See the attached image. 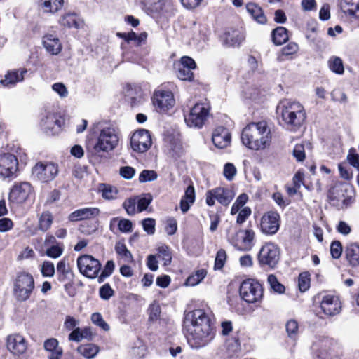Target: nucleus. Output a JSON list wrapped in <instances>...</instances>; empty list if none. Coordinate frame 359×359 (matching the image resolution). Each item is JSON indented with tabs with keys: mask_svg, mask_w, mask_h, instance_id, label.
Wrapping results in <instances>:
<instances>
[{
	"mask_svg": "<svg viewBox=\"0 0 359 359\" xmlns=\"http://www.w3.org/2000/svg\"><path fill=\"white\" fill-rule=\"evenodd\" d=\"M184 330L188 343L195 348L205 346L215 336L211 320L202 309H195L185 313Z\"/></svg>",
	"mask_w": 359,
	"mask_h": 359,
	"instance_id": "nucleus-1",
	"label": "nucleus"
},
{
	"mask_svg": "<svg viewBox=\"0 0 359 359\" xmlns=\"http://www.w3.org/2000/svg\"><path fill=\"white\" fill-rule=\"evenodd\" d=\"M271 133L266 121L252 122L242 130V143L252 150H261L269 147Z\"/></svg>",
	"mask_w": 359,
	"mask_h": 359,
	"instance_id": "nucleus-2",
	"label": "nucleus"
},
{
	"mask_svg": "<svg viewBox=\"0 0 359 359\" xmlns=\"http://www.w3.org/2000/svg\"><path fill=\"white\" fill-rule=\"evenodd\" d=\"M280 110L282 120L289 130L296 132L304 124L306 114L303 105L299 102L285 101L278 107Z\"/></svg>",
	"mask_w": 359,
	"mask_h": 359,
	"instance_id": "nucleus-3",
	"label": "nucleus"
},
{
	"mask_svg": "<svg viewBox=\"0 0 359 359\" xmlns=\"http://www.w3.org/2000/svg\"><path fill=\"white\" fill-rule=\"evenodd\" d=\"M119 132L114 127L108 126L100 130L96 143L92 149V154L102 156V153L113 151L118 144Z\"/></svg>",
	"mask_w": 359,
	"mask_h": 359,
	"instance_id": "nucleus-4",
	"label": "nucleus"
},
{
	"mask_svg": "<svg viewBox=\"0 0 359 359\" xmlns=\"http://www.w3.org/2000/svg\"><path fill=\"white\" fill-rule=\"evenodd\" d=\"M352 190L344 184H336L331 187L327 193V198L330 204L337 208L347 207L353 202Z\"/></svg>",
	"mask_w": 359,
	"mask_h": 359,
	"instance_id": "nucleus-5",
	"label": "nucleus"
},
{
	"mask_svg": "<svg viewBox=\"0 0 359 359\" xmlns=\"http://www.w3.org/2000/svg\"><path fill=\"white\" fill-rule=\"evenodd\" d=\"M280 248L273 243L263 245L258 253L257 259L262 267L274 269L280 260Z\"/></svg>",
	"mask_w": 359,
	"mask_h": 359,
	"instance_id": "nucleus-6",
	"label": "nucleus"
},
{
	"mask_svg": "<svg viewBox=\"0 0 359 359\" xmlns=\"http://www.w3.org/2000/svg\"><path fill=\"white\" fill-rule=\"evenodd\" d=\"M18 160L9 152L0 151V179L11 180L17 177Z\"/></svg>",
	"mask_w": 359,
	"mask_h": 359,
	"instance_id": "nucleus-7",
	"label": "nucleus"
},
{
	"mask_svg": "<svg viewBox=\"0 0 359 359\" xmlns=\"http://www.w3.org/2000/svg\"><path fill=\"white\" fill-rule=\"evenodd\" d=\"M34 287L33 277L27 273H20L14 283L13 292L19 301L27 300Z\"/></svg>",
	"mask_w": 359,
	"mask_h": 359,
	"instance_id": "nucleus-8",
	"label": "nucleus"
},
{
	"mask_svg": "<svg viewBox=\"0 0 359 359\" xmlns=\"http://www.w3.org/2000/svg\"><path fill=\"white\" fill-rule=\"evenodd\" d=\"M239 292L242 299L248 303H255L261 299L263 295L262 285L253 279L243 281Z\"/></svg>",
	"mask_w": 359,
	"mask_h": 359,
	"instance_id": "nucleus-9",
	"label": "nucleus"
},
{
	"mask_svg": "<svg viewBox=\"0 0 359 359\" xmlns=\"http://www.w3.org/2000/svg\"><path fill=\"white\" fill-rule=\"evenodd\" d=\"M209 114L208 107L203 103H196L189 111L187 115H184V121L190 128H201L205 123Z\"/></svg>",
	"mask_w": 359,
	"mask_h": 359,
	"instance_id": "nucleus-10",
	"label": "nucleus"
},
{
	"mask_svg": "<svg viewBox=\"0 0 359 359\" xmlns=\"http://www.w3.org/2000/svg\"><path fill=\"white\" fill-rule=\"evenodd\" d=\"M77 266L79 271L89 278L97 277L101 269L100 261L88 255L80 256L77 259Z\"/></svg>",
	"mask_w": 359,
	"mask_h": 359,
	"instance_id": "nucleus-11",
	"label": "nucleus"
},
{
	"mask_svg": "<svg viewBox=\"0 0 359 359\" xmlns=\"http://www.w3.org/2000/svg\"><path fill=\"white\" fill-rule=\"evenodd\" d=\"M234 197L233 191L228 188L217 187L206 193V203L209 206L215 204V199L223 205H228Z\"/></svg>",
	"mask_w": 359,
	"mask_h": 359,
	"instance_id": "nucleus-12",
	"label": "nucleus"
},
{
	"mask_svg": "<svg viewBox=\"0 0 359 359\" xmlns=\"http://www.w3.org/2000/svg\"><path fill=\"white\" fill-rule=\"evenodd\" d=\"M173 94L170 90L158 89L155 91L153 97V104L160 113H165L175 104Z\"/></svg>",
	"mask_w": 359,
	"mask_h": 359,
	"instance_id": "nucleus-13",
	"label": "nucleus"
},
{
	"mask_svg": "<svg viewBox=\"0 0 359 359\" xmlns=\"http://www.w3.org/2000/svg\"><path fill=\"white\" fill-rule=\"evenodd\" d=\"M32 194V186L28 182L15 183L11 188L8 200L10 203L22 204Z\"/></svg>",
	"mask_w": 359,
	"mask_h": 359,
	"instance_id": "nucleus-14",
	"label": "nucleus"
},
{
	"mask_svg": "<svg viewBox=\"0 0 359 359\" xmlns=\"http://www.w3.org/2000/svg\"><path fill=\"white\" fill-rule=\"evenodd\" d=\"M130 145L135 151L140 153L147 151L151 145L149 132L145 129L135 132L130 138Z\"/></svg>",
	"mask_w": 359,
	"mask_h": 359,
	"instance_id": "nucleus-15",
	"label": "nucleus"
},
{
	"mask_svg": "<svg viewBox=\"0 0 359 359\" xmlns=\"http://www.w3.org/2000/svg\"><path fill=\"white\" fill-rule=\"evenodd\" d=\"M280 215L275 211L265 213L260 222V229L263 233L266 235L275 234L280 228Z\"/></svg>",
	"mask_w": 359,
	"mask_h": 359,
	"instance_id": "nucleus-16",
	"label": "nucleus"
},
{
	"mask_svg": "<svg viewBox=\"0 0 359 359\" xmlns=\"http://www.w3.org/2000/svg\"><path fill=\"white\" fill-rule=\"evenodd\" d=\"M320 309L325 316L331 317L337 315L341 309L340 300L337 296L323 295L320 300Z\"/></svg>",
	"mask_w": 359,
	"mask_h": 359,
	"instance_id": "nucleus-17",
	"label": "nucleus"
},
{
	"mask_svg": "<svg viewBox=\"0 0 359 359\" xmlns=\"http://www.w3.org/2000/svg\"><path fill=\"white\" fill-rule=\"evenodd\" d=\"M8 350L15 355H23L27 349V342L23 336L19 334H12L6 338Z\"/></svg>",
	"mask_w": 359,
	"mask_h": 359,
	"instance_id": "nucleus-18",
	"label": "nucleus"
},
{
	"mask_svg": "<svg viewBox=\"0 0 359 359\" xmlns=\"http://www.w3.org/2000/svg\"><path fill=\"white\" fill-rule=\"evenodd\" d=\"M168 154L174 159L180 158L183 154V147L179 135H169L165 138Z\"/></svg>",
	"mask_w": 359,
	"mask_h": 359,
	"instance_id": "nucleus-19",
	"label": "nucleus"
},
{
	"mask_svg": "<svg viewBox=\"0 0 359 359\" xmlns=\"http://www.w3.org/2000/svg\"><path fill=\"white\" fill-rule=\"evenodd\" d=\"M212 141L216 147L223 149L230 144L231 135L226 128L218 127L213 132Z\"/></svg>",
	"mask_w": 359,
	"mask_h": 359,
	"instance_id": "nucleus-20",
	"label": "nucleus"
},
{
	"mask_svg": "<svg viewBox=\"0 0 359 359\" xmlns=\"http://www.w3.org/2000/svg\"><path fill=\"white\" fill-rule=\"evenodd\" d=\"M99 214L100 210L97 208H83L72 212L69 215L68 219L71 222H77L94 218Z\"/></svg>",
	"mask_w": 359,
	"mask_h": 359,
	"instance_id": "nucleus-21",
	"label": "nucleus"
},
{
	"mask_svg": "<svg viewBox=\"0 0 359 359\" xmlns=\"http://www.w3.org/2000/svg\"><path fill=\"white\" fill-rule=\"evenodd\" d=\"M126 99L133 108L140 106L144 101L141 88L131 86H128L126 90Z\"/></svg>",
	"mask_w": 359,
	"mask_h": 359,
	"instance_id": "nucleus-22",
	"label": "nucleus"
},
{
	"mask_svg": "<svg viewBox=\"0 0 359 359\" xmlns=\"http://www.w3.org/2000/svg\"><path fill=\"white\" fill-rule=\"evenodd\" d=\"M27 73L26 69H17L8 72L5 75L4 79L1 80L3 86L6 87H12L16 83L22 81L24 79V74Z\"/></svg>",
	"mask_w": 359,
	"mask_h": 359,
	"instance_id": "nucleus-23",
	"label": "nucleus"
},
{
	"mask_svg": "<svg viewBox=\"0 0 359 359\" xmlns=\"http://www.w3.org/2000/svg\"><path fill=\"white\" fill-rule=\"evenodd\" d=\"M58 344V341L56 339L51 338L46 340V352L48 353L46 357L48 359L61 358L63 351Z\"/></svg>",
	"mask_w": 359,
	"mask_h": 359,
	"instance_id": "nucleus-24",
	"label": "nucleus"
},
{
	"mask_svg": "<svg viewBox=\"0 0 359 359\" xmlns=\"http://www.w3.org/2000/svg\"><path fill=\"white\" fill-rule=\"evenodd\" d=\"M248 13L258 23L264 25L267 22V18L262 8L255 3H248L246 5Z\"/></svg>",
	"mask_w": 359,
	"mask_h": 359,
	"instance_id": "nucleus-25",
	"label": "nucleus"
},
{
	"mask_svg": "<svg viewBox=\"0 0 359 359\" xmlns=\"http://www.w3.org/2000/svg\"><path fill=\"white\" fill-rule=\"evenodd\" d=\"M339 4L344 13L359 18V0H341Z\"/></svg>",
	"mask_w": 359,
	"mask_h": 359,
	"instance_id": "nucleus-26",
	"label": "nucleus"
},
{
	"mask_svg": "<svg viewBox=\"0 0 359 359\" xmlns=\"http://www.w3.org/2000/svg\"><path fill=\"white\" fill-rule=\"evenodd\" d=\"M345 255L352 266L359 264V244L353 243L348 244L345 249Z\"/></svg>",
	"mask_w": 359,
	"mask_h": 359,
	"instance_id": "nucleus-27",
	"label": "nucleus"
},
{
	"mask_svg": "<svg viewBox=\"0 0 359 359\" xmlns=\"http://www.w3.org/2000/svg\"><path fill=\"white\" fill-rule=\"evenodd\" d=\"M59 22L61 25L68 28L79 29L83 24V21L77 16L75 13H67L62 15Z\"/></svg>",
	"mask_w": 359,
	"mask_h": 359,
	"instance_id": "nucleus-28",
	"label": "nucleus"
},
{
	"mask_svg": "<svg viewBox=\"0 0 359 359\" xmlns=\"http://www.w3.org/2000/svg\"><path fill=\"white\" fill-rule=\"evenodd\" d=\"M288 30L284 27H277L271 32V39L276 46H280L288 41Z\"/></svg>",
	"mask_w": 359,
	"mask_h": 359,
	"instance_id": "nucleus-29",
	"label": "nucleus"
},
{
	"mask_svg": "<svg viewBox=\"0 0 359 359\" xmlns=\"http://www.w3.org/2000/svg\"><path fill=\"white\" fill-rule=\"evenodd\" d=\"M195 201V190L192 185H189L185 190L184 196L180 201V208L182 212H187L189 208L190 204H192Z\"/></svg>",
	"mask_w": 359,
	"mask_h": 359,
	"instance_id": "nucleus-30",
	"label": "nucleus"
},
{
	"mask_svg": "<svg viewBox=\"0 0 359 359\" xmlns=\"http://www.w3.org/2000/svg\"><path fill=\"white\" fill-rule=\"evenodd\" d=\"M62 48L60 39L52 34H46V51L52 55H58Z\"/></svg>",
	"mask_w": 359,
	"mask_h": 359,
	"instance_id": "nucleus-31",
	"label": "nucleus"
},
{
	"mask_svg": "<svg viewBox=\"0 0 359 359\" xmlns=\"http://www.w3.org/2000/svg\"><path fill=\"white\" fill-rule=\"evenodd\" d=\"M77 351L87 359L93 358L99 352V347L93 344L81 345L77 348Z\"/></svg>",
	"mask_w": 359,
	"mask_h": 359,
	"instance_id": "nucleus-32",
	"label": "nucleus"
},
{
	"mask_svg": "<svg viewBox=\"0 0 359 359\" xmlns=\"http://www.w3.org/2000/svg\"><path fill=\"white\" fill-rule=\"evenodd\" d=\"M62 121L46 116V135H55L61 131Z\"/></svg>",
	"mask_w": 359,
	"mask_h": 359,
	"instance_id": "nucleus-33",
	"label": "nucleus"
},
{
	"mask_svg": "<svg viewBox=\"0 0 359 359\" xmlns=\"http://www.w3.org/2000/svg\"><path fill=\"white\" fill-rule=\"evenodd\" d=\"M243 40L244 36L237 30L225 34V43L229 46H238Z\"/></svg>",
	"mask_w": 359,
	"mask_h": 359,
	"instance_id": "nucleus-34",
	"label": "nucleus"
},
{
	"mask_svg": "<svg viewBox=\"0 0 359 359\" xmlns=\"http://www.w3.org/2000/svg\"><path fill=\"white\" fill-rule=\"evenodd\" d=\"M115 251L126 262L131 263L133 262L132 253L128 250L126 245L121 242L116 243Z\"/></svg>",
	"mask_w": 359,
	"mask_h": 359,
	"instance_id": "nucleus-35",
	"label": "nucleus"
},
{
	"mask_svg": "<svg viewBox=\"0 0 359 359\" xmlns=\"http://www.w3.org/2000/svg\"><path fill=\"white\" fill-rule=\"evenodd\" d=\"M31 177L33 180L40 182H45V164L38 162L32 168Z\"/></svg>",
	"mask_w": 359,
	"mask_h": 359,
	"instance_id": "nucleus-36",
	"label": "nucleus"
},
{
	"mask_svg": "<svg viewBox=\"0 0 359 359\" xmlns=\"http://www.w3.org/2000/svg\"><path fill=\"white\" fill-rule=\"evenodd\" d=\"M255 233L252 229L244 231V236L242 238V246L240 248L242 250H250L254 245V239Z\"/></svg>",
	"mask_w": 359,
	"mask_h": 359,
	"instance_id": "nucleus-37",
	"label": "nucleus"
},
{
	"mask_svg": "<svg viewBox=\"0 0 359 359\" xmlns=\"http://www.w3.org/2000/svg\"><path fill=\"white\" fill-rule=\"evenodd\" d=\"M207 272L204 269L198 270L194 274L189 276L185 282L186 285L195 286L198 284L205 276Z\"/></svg>",
	"mask_w": 359,
	"mask_h": 359,
	"instance_id": "nucleus-38",
	"label": "nucleus"
},
{
	"mask_svg": "<svg viewBox=\"0 0 359 359\" xmlns=\"http://www.w3.org/2000/svg\"><path fill=\"white\" fill-rule=\"evenodd\" d=\"M158 257L164 262V265L168 266L172 262V255L169 247L166 245H162L157 248Z\"/></svg>",
	"mask_w": 359,
	"mask_h": 359,
	"instance_id": "nucleus-39",
	"label": "nucleus"
},
{
	"mask_svg": "<svg viewBox=\"0 0 359 359\" xmlns=\"http://www.w3.org/2000/svg\"><path fill=\"white\" fill-rule=\"evenodd\" d=\"M57 271L58 273V280L61 282L69 278V275L72 273V271L69 266H67L64 259L60 261L57 265Z\"/></svg>",
	"mask_w": 359,
	"mask_h": 359,
	"instance_id": "nucleus-40",
	"label": "nucleus"
},
{
	"mask_svg": "<svg viewBox=\"0 0 359 359\" xmlns=\"http://www.w3.org/2000/svg\"><path fill=\"white\" fill-rule=\"evenodd\" d=\"M177 76L183 81H191L194 79V74L192 71L188 68H185L184 66L177 65Z\"/></svg>",
	"mask_w": 359,
	"mask_h": 359,
	"instance_id": "nucleus-41",
	"label": "nucleus"
},
{
	"mask_svg": "<svg viewBox=\"0 0 359 359\" xmlns=\"http://www.w3.org/2000/svg\"><path fill=\"white\" fill-rule=\"evenodd\" d=\"M114 268H115V264H114V261H112V260L107 261L104 266V268L102 270V271L101 272L100 275L97 276L98 282L100 283L104 282V280L107 277L110 276L112 274V273L114 272Z\"/></svg>",
	"mask_w": 359,
	"mask_h": 359,
	"instance_id": "nucleus-42",
	"label": "nucleus"
},
{
	"mask_svg": "<svg viewBox=\"0 0 359 359\" xmlns=\"http://www.w3.org/2000/svg\"><path fill=\"white\" fill-rule=\"evenodd\" d=\"M226 346V349L231 355L237 353L241 348V344L238 336L236 335L232 338L227 339Z\"/></svg>",
	"mask_w": 359,
	"mask_h": 359,
	"instance_id": "nucleus-43",
	"label": "nucleus"
},
{
	"mask_svg": "<svg viewBox=\"0 0 359 359\" xmlns=\"http://www.w3.org/2000/svg\"><path fill=\"white\" fill-rule=\"evenodd\" d=\"M268 283L275 292L278 294L284 293L285 286L278 280L275 275L271 274L268 276Z\"/></svg>",
	"mask_w": 359,
	"mask_h": 359,
	"instance_id": "nucleus-44",
	"label": "nucleus"
},
{
	"mask_svg": "<svg viewBox=\"0 0 359 359\" xmlns=\"http://www.w3.org/2000/svg\"><path fill=\"white\" fill-rule=\"evenodd\" d=\"M248 196L246 194H241L236 198L231 208V214L236 215L241 210V208L247 203Z\"/></svg>",
	"mask_w": 359,
	"mask_h": 359,
	"instance_id": "nucleus-45",
	"label": "nucleus"
},
{
	"mask_svg": "<svg viewBox=\"0 0 359 359\" xmlns=\"http://www.w3.org/2000/svg\"><path fill=\"white\" fill-rule=\"evenodd\" d=\"M329 67L333 72L338 74H341L344 72L342 60L337 57L329 60Z\"/></svg>",
	"mask_w": 359,
	"mask_h": 359,
	"instance_id": "nucleus-46",
	"label": "nucleus"
},
{
	"mask_svg": "<svg viewBox=\"0 0 359 359\" xmlns=\"http://www.w3.org/2000/svg\"><path fill=\"white\" fill-rule=\"evenodd\" d=\"M286 332L288 337L292 339H295L298 335V323L294 320H290L285 325Z\"/></svg>",
	"mask_w": 359,
	"mask_h": 359,
	"instance_id": "nucleus-47",
	"label": "nucleus"
},
{
	"mask_svg": "<svg viewBox=\"0 0 359 359\" xmlns=\"http://www.w3.org/2000/svg\"><path fill=\"white\" fill-rule=\"evenodd\" d=\"M226 257V251L224 249H220L217 251L214 266L215 270H219L223 268Z\"/></svg>",
	"mask_w": 359,
	"mask_h": 359,
	"instance_id": "nucleus-48",
	"label": "nucleus"
},
{
	"mask_svg": "<svg viewBox=\"0 0 359 359\" xmlns=\"http://www.w3.org/2000/svg\"><path fill=\"white\" fill-rule=\"evenodd\" d=\"M99 190L102 192V196L106 199H112L116 194V191L111 186L102 184L100 186Z\"/></svg>",
	"mask_w": 359,
	"mask_h": 359,
	"instance_id": "nucleus-49",
	"label": "nucleus"
},
{
	"mask_svg": "<svg viewBox=\"0 0 359 359\" xmlns=\"http://www.w3.org/2000/svg\"><path fill=\"white\" fill-rule=\"evenodd\" d=\"M63 252L62 245L57 243L46 249V256L56 259L62 255Z\"/></svg>",
	"mask_w": 359,
	"mask_h": 359,
	"instance_id": "nucleus-50",
	"label": "nucleus"
},
{
	"mask_svg": "<svg viewBox=\"0 0 359 359\" xmlns=\"http://www.w3.org/2000/svg\"><path fill=\"white\" fill-rule=\"evenodd\" d=\"M64 0H46V12L55 13L63 6Z\"/></svg>",
	"mask_w": 359,
	"mask_h": 359,
	"instance_id": "nucleus-51",
	"label": "nucleus"
},
{
	"mask_svg": "<svg viewBox=\"0 0 359 359\" xmlns=\"http://www.w3.org/2000/svg\"><path fill=\"white\" fill-rule=\"evenodd\" d=\"M91 320L93 324L99 326L104 331L109 330V325L104 320L102 315L100 313H94L91 316Z\"/></svg>",
	"mask_w": 359,
	"mask_h": 359,
	"instance_id": "nucleus-52",
	"label": "nucleus"
},
{
	"mask_svg": "<svg viewBox=\"0 0 359 359\" xmlns=\"http://www.w3.org/2000/svg\"><path fill=\"white\" fill-rule=\"evenodd\" d=\"M157 173L154 170H144L139 176L140 182L154 181L157 179Z\"/></svg>",
	"mask_w": 359,
	"mask_h": 359,
	"instance_id": "nucleus-53",
	"label": "nucleus"
},
{
	"mask_svg": "<svg viewBox=\"0 0 359 359\" xmlns=\"http://www.w3.org/2000/svg\"><path fill=\"white\" fill-rule=\"evenodd\" d=\"M342 245L340 241H334L330 245V253L333 259H339L342 253Z\"/></svg>",
	"mask_w": 359,
	"mask_h": 359,
	"instance_id": "nucleus-54",
	"label": "nucleus"
},
{
	"mask_svg": "<svg viewBox=\"0 0 359 359\" xmlns=\"http://www.w3.org/2000/svg\"><path fill=\"white\" fill-rule=\"evenodd\" d=\"M47 172L48 175L46 174V181L53 180L58 175V165L53 162L46 163V172Z\"/></svg>",
	"mask_w": 359,
	"mask_h": 359,
	"instance_id": "nucleus-55",
	"label": "nucleus"
},
{
	"mask_svg": "<svg viewBox=\"0 0 359 359\" xmlns=\"http://www.w3.org/2000/svg\"><path fill=\"white\" fill-rule=\"evenodd\" d=\"M152 201V196L150 194H147L143 197L140 198L137 202V212H141L145 210Z\"/></svg>",
	"mask_w": 359,
	"mask_h": 359,
	"instance_id": "nucleus-56",
	"label": "nucleus"
},
{
	"mask_svg": "<svg viewBox=\"0 0 359 359\" xmlns=\"http://www.w3.org/2000/svg\"><path fill=\"white\" fill-rule=\"evenodd\" d=\"M99 294L101 299L108 300L114 295V291L109 283H106L100 288Z\"/></svg>",
	"mask_w": 359,
	"mask_h": 359,
	"instance_id": "nucleus-57",
	"label": "nucleus"
},
{
	"mask_svg": "<svg viewBox=\"0 0 359 359\" xmlns=\"http://www.w3.org/2000/svg\"><path fill=\"white\" fill-rule=\"evenodd\" d=\"M143 229L149 234L153 235L155 233V219L152 218H146L142 222Z\"/></svg>",
	"mask_w": 359,
	"mask_h": 359,
	"instance_id": "nucleus-58",
	"label": "nucleus"
},
{
	"mask_svg": "<svg viewBox=\"0 0 359 359\" xmlns=\"http://www.w3.org/2000/svg\"><path fill=\"white\" fill-rule=\"evenodd\" d=\"M120 231L123 233H129L133 230V223L128 219H121L118 224Z\"/></svg>",
	"mask_w": 359,
	"mask_h": 359,
	"instance_id": "nucleus-59",
	"label": "nucleus"
},
{
	"mask_svg": "<svg viewBox=\"0 0 359 359\" xmlns=\"http://www.w3.org/2000/svg\"><path fill=\"white\" fill-rule=\"evenodd\" d=\"M135 198H128L123 203V207L129 215H133L135 213Z\"/></svg>",
	"mask_w": 359,
	"mask_h": 359,
	"instance_id": "nucleus-60",
	"label": "nucleus"
},
{
	"mask_svg": "<svg viewBox=\"0 0 359 359\" xmlns=\"http://www.w3.org/2000/svg\"><path fill=\"white\" fill-rule=\"evenodd\" d=\"M299 50L298 45L294 42H290L282 48V54L285 56L292 55Z\"/></svg>",
	"mask_w": 359,
	"mask_h": 359,
	"instance_id": "nucleus-61",
	"label": "nucleus"
},
{
	"mask_svg": "<svg viewBox=\"0 0 359 359\" xmlns=\"http://www.w3.org/2000/svg\"><path fill=\"white\" fill-rule=\"evenodd\" d=\"M149 319L151 321L156 320L161 314V308L160 306L157 304H151L149 308Z\"/></svg>",
	"mask_w": 359,
	"mask_h": 359,
	"instance_id": "nucleus-62",
	"label": "nucleus"
},
{
	"mask_svg": "<svg viewBox=\"0 0 359 359\" xmlns=\"http://www.w3.org/2000/svg\"><path fill=\"white\" fill-rule=\"evenodd\" d=\"M236 173V169L233 163H227L224 167V175L228 180H231Z\"/></svg>",
	"mask_w": 359,
	"mask_h": 359,
	"instance_id": "nucleus-63",
	"label": "nucleus"
},
{
	"mask_svg": "<svg viewBox=\"0 0 359 359\" xmlns=\"http://www.w3.org/2000/svg\"><path fill=\"white\" fill-rule=\"evenodd\" d=\"M251 209L249 207H245L238 211L236 222L239 224L244 223L246 219L251 215Z\"/></svg>",
	"mask_w": 359,
	"mask_h": 359,
	"instance_id": "nucleus-64",
	"label": "nucleus"
}]
</instances>
